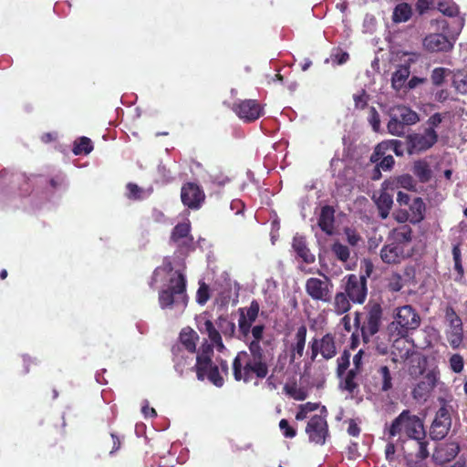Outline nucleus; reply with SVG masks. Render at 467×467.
I'll list each match as a JSON object with an SVG mask.
<instances>
[{"label": "nucleus", "instance_id": "1", "mask_svg": "<svg viewBox=\"0 0 467 467\" xmlns=\"http://www.w3.org/2000/svg\"><path fill=\"white\" fill-rule=\"evenodd\" d=\"M160 278L167 279L165 288L161 289V293H159V303H161V308L172 306L180 298L182 300L186 298L184 295V287L186 286L184 277L181 272L172 270V265H171V261L168 258L163 259L161 265L153 270L150 280L151 288Z\"/></svg>", "mask_w": 467, "mask_h": 467}, {"label": "nucleus", "instance_id": "2", "mask_svg": "<svg viewBox=\"0 0 467 467\" xmlns=\"http://www.w3.org/2000/svg\"><path fill=\"white\" fill-rule=\"evenodd\" d=\"M232 371H234V379L244 383L265 379L268 374V367L263 360L260 347L252 344L249 347V352H239L232 363Z\"/></svg>", "mask_w": 467, "mask_h": 467}, {"label": "nucleus", "instance_id": "3", "mask_svg": "<svg viewBox=\"0 0 467 467\" xmlns=\"http://www.w3.org/2000/svg\"><path fill=\"white\" fill-rule=\"evenodd\" d=\"M409 225H400L390 234V243L380 249V259L387 265L400 264L411 254Z\"/></svg>", "mask_w": 467, "mask_h": 467}, {"label": "nucleus", "instance_id": "4", "mask_svg": "<svg viewBox=\"0 0 467 467\" xmlns=\"http://www.w3.org/2000/svg\"><path fill=\"white\" fill-rule=\"evenodd\" d=\"M397 435H405L410 439L422 441L425 431L418 416L411 414L409 410H402L389 426V437L393 438Z\"/></svg>", "mask_w": 467, "mask_h": 467}, {"label": "nucleus", "instance_id": "5", "mask_svg": "<svg viewBox=\"0 0 467 467\" xmlns=\"http://www.w3.org/2000/svg\"><path fill=\"white\" fill-rule=\"evenodd\" d=\"M419 314L410 306H403L394 311V321L388 327L389 336H407L410 330L419 327Z\"/></svg>", "mask_w": 467, "mask_h": 467}, {"label": "nucleus", "instance_id": "6", "mask_svg": "<svg viewBox=\"0 0 467 467\" xmlns=\"http://www.w3.org/2000/svg\"><path fill=\"white\" fill-rule=\"evenodd\" d=\"M182 346L185 348V350L194 353L197 352V362H195V373H197V379L202 380L204 379V349L202 344L199 347V350H196V341H198V334L190 327L182 328L181 336H179Z\"/></svg>", "mask_w": 467, "mask_h": 467}, {"label": "nucleus", "instance_id": "7", "mask_svg": "<svg viewBox=\"0 0 467 467\" xmlns=\"http://www.w3.org/2000/svg\"><path fill=\"white\" fill-rule=\"evenodd\" d=\"M234 331V325L230 322L226 317H221L215 322V326L211 324L209 321L205 322V332L209 336L210 345L207 349L210 348L222 352L224 350V347L222 344V337L220 335L230 337Z\"/></svg>", "mask_w": 467, "mask_h": 467}, {"label": "nucleus", "instance_id": "8", "mask_svg": "<svg viewBox=\"0 0 467 467\" xmlns=\"http://www.w3.org/2000/svg\"><path fill=\"white\" fill-rule=\"evenodd\" d=\"M436 142L437 132L431 129H424V131L409 134L408 138H406L409 155L428 150Z\"/></svg>", "mask_w": 467, "mask_h": 467}, {"label": "nucleus", "instance_id": "9", "mask_svg": "<svg viewBox=\"0 0 467 467\" xmlns=\"http://www.w3.org/2000/svg\"><path fill=\"white\" fill-rule=\"evenodd\" d=\"M348 354L344 352L337 359V375H339L340 389L348 391V394L354 395L358 391V382H357V376L360 371L348 370Z\"/></svg>", "mask_w": 467, "mask_h": 467}, {"label": "nucleus", "instance_id": "10", "mask_svg": "<svg viewBox=\"0 0 467 467\" xmlns=\"http://www.w3.org/2000/svg\"><path fill=\"white\" fill-rule=\"evenodd\" d=\"M331 283L328 277L324 279L310 277L306 281V293L312 300L327 303L331 300Z\"/></svg>", "mask_w": 467, "mask_h": 467}, {"label": "nucleus", "instance_id": "11", "mask_svg": "<svg viewBox=\"0 0 467 467\" xmlns=\"http://www.w3.org/2000/svg\"><path fill=\"white\" fill-rule=\"evenodd\" d=\"M232 111L244 121L253 122L263 115V108L254 99H245L235 102Z\"/></svg>", "mask_w": 467, "mask_h": 467}, {"label": "nucleus", "instance_id": "12", "mask_svg": "<svg viewBox=\"0 0 467 467\" xmlns=\"http://www.w3.org/2000/svg\"><path fill=\"white\" fill-rule=\"evenodd\" d=\"M446 339H448L449 346L457 349L462 344V321H460L459 316L455 314L451 307L446 308Z\"/></svg>", "mask_w": 467, "mask_h": 467}, {"label": "nucleus", "instance_id": "13", "mask_svg": "<svg viewBox=\"0 0 467 467\" xmlns=\"http://www.w3.org/2000/svg\"><path fill=\"white\" fill-rule=\"evenodd\" d=\"M367 280L363 276L348 275V283H346V296L355 304H361L367 296Z\"/></svg>", "mask_w": 467, "mask_h": 467}, {"label": "nucleus", "instance_id": "14", "mask_svg": "<svg viewBox=\"0 0 467 467\" xmlns=\"http://www.w3.org/2000/svg\"><path fill=\"white\" fill-rule=\"evenodd\" d=\"M327 432L325 415H314L310 417L307 427H306V433L309 435L310 442L322 445L325 443V438H327Z\"/></svg>", "mask_w": 467, "mask_h": 467}, {"label": "nucleus", "instance_id": "15", "mask_svg": "<svg viewBox=\"0 0 467 467\" xmlns=\"http://www.w3.org/2000/svg\"><path fill=\"white\" fill-rule=\"evenodd\" d=\"M392 339V360L394 362H402L408 360L410 357L413 354V345L411 342L405 337V336L400 335H390Z\"/></svg>", "mask_w": 467, "mask_h": 467}, {"label": "nucleus", "instance_id": "16", "mask_svg": "<svg viewBox=\"0 0 467 467\" xmlns=\"http://www.w3.org/2000/svg\"><path fill=\"white\" fill-rule=\"evenodd\" d=\"M181 200L182 203L189 207V209L197 210L200 208L202 201V190L195 183H185L182 186Z\"/></svg>", "mask_w": 467, "mask_h": 467}, {"label": "nucleus", "instance_id": "17", "mask_svg": "<svg viewBox=\"0 0 467 467\" xmlns=\"http://www.w3.org/2000/svg\"><path fill=\"white\" fill-rule=\"evenodd\" d=\"M450 429L449 412L444 408H441L436 413V418L431 425V438L434 441H440L447 435Z\"/></svg>", "mask_w": 467, "mask_h": 467}, {"label": "nucleus", "instance_id": "18", "mask_svg": "<svg viewBox=\"0 0 467 467\" xmlns=\"http://www.w3.org/2000/svg\"><path fill=\"white\" fill-rule=\"evenodd\" d=\"M422 46L430 53L447 52L451 48V42L441 34H431L424 37Z\"/></svg>", "mask_w": 467, "mask_h": 467}, {"label": "nucleus", "instance_id": "19", "mask_svg": "<svg viewBox=\"0 0 467 467\" xmlns=\"http://www.w3.org/2000/svg\"><path fill=\"white\" fill-rule=\"evenodd\" d=\"M379 327L380 309L379 307H374L368 311L366 322H364V325L360 327V333H362V339H364V342H368V338L377 334Z\"/></svg>", "mask_w": 467, "mask_h": 467}, {"label": "nucleus", "instance_id": "20", "mask_svg": "<svg viewBox=\"0 0 467 467\" xmlns=\"http://www.w3.org/2000/svg\"><path fill=\"white\" fill-rule=\"evenodd\" d=\"M391 150L396 154V156L403 155V144L401 141L396 140H389L382 141L381 143L376 146V150H374V153L370 155V161L377 162L379 161V158L385 156L387 151Z\"/></svg>", "mask_w": 467, "mask_h": 467}, {"label": "nucleus", "instance_id": "21", "mask_svg": "<svg viewBox=\"0 0 467 467\" xmlns=\"http://www.w3.org/2000/svg\"><path fill=\"white\" fill-rule=\"evenodd\" d=\"M205 369H207V379H209L210 382L215 385V387L221 388L223 378L226 375L228 368L223 361L218 366L211 365L210 358H208V349H205Z\"/></svg>", "mask_w": 467, "mask_h": 467}, {"label": "nucleus", "instance_id": "22", "mask_svg": "<svg viewBox=\"0 0 467 467\" xmlns=\"http://www.w3.org/2000/svg\"><path fill=\"white\" fill-rule=\"evenodd\" d=\"M389 121H403L408 125H414L419 122V115L408 107L397 106L390 109Z\"/></svg>", "mask_w": 467, "mask_h": 467}, {"label": "nucleus", "instance_id": "23", "mask_svg": "<svg viewBox=\"0 0 467 467\" xmlns=\"http://www.w3.org/2000/svg\"><path fill=\"white\" fill-rule=\"evenodd\" d=\"M317 351H319L320 355L326 359H329L335 356L337 349H335V342L331 335L327 334L324 336L319 342L314 341V343H312V356H317Z\"/></svg>", "mask_w": 467, "mask_h": 467}, {"label": "nucleus", "instance_id": "24", "mask_svg": "<svg viewBox=\"0 0 467 467\" xmlns=\"http://www.w3.org/2000/svg\"><path fill=\"white\" fill-rule=\"evenodd\" d=\"M258 303L255 301H252L250 303L249 307L245 310H242L241 318H239V329H241L242 334H248V330L251 327V324L254 322L256 317H258Z\"/></svg>", "mask_w": 467, "mask_h": 467}, {"label": "nucleus", "instance_id": "25", "mask_svg": "<svg viewBox=\"0 0 467 467\" xmlns=\"http://www.w3.org/2000/svg\"><path fill=\"white\" fill-rule=\"evenodd\" d=\"M292 249L297 254L304 263L310 265L315 261V255L310 253V250L306 247L305 238L299 234H296L292 239Z\"/></svg>", "mask_w": 467, "mask_h": 467}, {"label": "nucleus", "instance_id": "26", "mask_svg": "<svg viewBox=\"0 0 467 467\" xmlns=\"http://www.w3.org/2000/svg\"><path fill=\"white\" fill-rule=\"evenodd\" d=\"M305 337H306V328L302 326L297 328L296 336H294V343L290 347V359L292 361L298 359L303 356V349H305Z\"/></svg>", "mask_w": 467, "mask_h": 467}, {"label": "nucleus", "instance_id": "27", "mask_svg": "<svg viewBox=\"0 0 467 467\" xmlns=\"http://www.w3.org/2000/svg\"><path fill=\"white\" fill-rule=\"evenodd\" d=\"M413 187V181L408 175H402L397 179L386 181L382 183V191L392 192L395 189L401 188L410 190Z\"/></svg>", "mask_w": 467, "mask_h": 467}, {"label": "nucleus", "instance_id": "28", "mask_svg": "<svg viewBox=\"0 0 467 467\" xmlns=\"http://www.w3.org/2000/svg\"><path fill=\"white\" fill-rule=\"evenodd\" d=\"M319 227L328 235L333 234V209L330 206L326 205L320 209Z\"/></svg>", "mask_w": 467, "mask_h": 467}, {"label": "nucleus", "instance_id": "29", "mask_svg": "<svg viewBox=\"0 0 467 467\" xmlns=\"http://www.w3.org/2000/svg\"><path fill=\"white\" fill-rule=\"evenodd\" d=\"M392 202L391 193L386 191H380L379 196L376 198V204H378V209H379L380 218H387Z\"/></svg>", "mask_w": 467, "mask_h": 467}, {"label": "nucleus", "instance_id": "30", "mask_svg": "<svg viewBox=\"0 0 467 467\" xmlns=\"http://www.w3.org/2000/svg\"><path fill=\"white\" fill-rule=\"evenodd\" d=\"M411 16V7L407 3H400L392 11V22L400 24L406 23Z\"/></svg>", "mask_w": 467, "mask_h": 467}, {"label": "nucleus", "instance_id": "31", "mask_svg": "<svg viewBox=\"0 0 467 467\" xmlns=\"http://www.w3.org/2000/svg\"><path fill=\"white\" fill-rule=\"evenodd\" d=\"M410 71L407 66H402L392 74V88L400 91L405 86V82L409 78Z\"/></svg>", "mask_w": 467, "mask_h": 467}, {"label": "nucleus", "instance_id": "32", "mask_svg": "<svg viewBox=\"0 0 467 467\" xmlns=\"http://www.w3.org/2000/svg\"><path fill=\"white\" fill-rule=\"evenodd\" d=\"M349 302H351L348 296L343 294V292H339L334 296V302H332V306H334V313L341 316L346 314L349 310Z\"/></svg>", "mask_w": 467, "mask_h": 467}, {"label": "nucleus", "instance_id": "33", "mask_svg": "<svg viewBox=\"0 0 467 467\" xmlns=\"http://www.w3.org/2000/svg\"><path fill=\"white\" fill-rule=\"evenodd\" d=\"M423 211H425V205L423 202L420 199H414L410 206H409V213L412 214V218H410V223H417L423 219Z\"/></svg>", "mask_w": 467, "mask_h": 467}, {"label": "nucleus", "instance_id": "34", "mask_svg": "<svg viewBox=\"0 0 467 467\" xmlns=\"http://www.w3.org/2000/svg\"><path fill=\"white\" fill-rule=\"evenodd\" d=\"M92 150L91 140L82 137L73 143V154L75 155H88Z\"/></svg>", "mask_w": 467, "mask_h": 467}, {"label": "nucleus", "instance_id": "35", "mask_svg": "<svg viewBox=\"0 0 467 467\" xmlns=\"http://www.w3.org/2000/svg\"><path fill=\"white\" fill-rule=\"evenodd\" d=\"M452 87L456 88L459 94L467 93V74L458 70L452 75Z\"/></svg>", "mask_w": 467, "mask_h": 467}, {"label": "nucleus", "instance_id": "36", "mask_svg": "<svg viewBox=\"0 0 467 467\" xmlns=\"http://www.w3.org/2000/svg\"><path fill=\"white\" fill-rule=\"evenodd\" d=\"M190 234V224L188 223H181L171 230V235H170V240L173 243H178L182 239L186 238Z\"/></svg>", "mask_w": 467, "mask_h": 467}, {"label": "nucleus", "instance_id": "37", "mask_svg": "<svg viewBox=\"0 0 467 467\" xmlns=\"http://www.w3.org/2000/svg\"><path fill=\"white\" fill-rule=\"evenodd\" d=\"M284 391L289 395L290 398L296 400H304L306 399V390L298 387L295 383H287L284 386Z\"/></svg>", "mask_w": 467, "mask_h": 467}, {"label": "nucleus", "instance_id": "38", "mask_svg": "<svg viewBox=\"0 0 467 467\" xmlns=\"http://www.w3.org/2000/svg\"><path fill=\"white\" fill-rule=\"evenodd\" d=\"M453 73L447 67H437L432 69V72H431V82H432V85L434 86H441V83H443V80H445V78L449 77Z\"/></svg>", "mask_w": 467, "mask_h": 467}, {"label": "nucleus", "instance_id": "39", "mask_svg": "<svg viewBox=\"0 0 467 467\" xmlns=\"http://www.w3.org/2000/svg\"><path fill=\"white\" fill-rule=\"evenodd\" d=\"M438 9L441 14L447 16L449 17H453L457 16L459 13V9H457V5L452 3L451 0H442L438 4Z\"/></svg>", "mask_w": 467, "mask_h": 467}, {"label": "nucleus", "instance_id": "40", "mask_svg": "<svg viewBox=\"0 0 467 467\" xmlns=\"http://www.w3.org/2000/svg\"><path fill=\"white\" fill-rule=\"evenodd\" d=\"M403 121L389 120L388 122V132L389 134L395 137H401L405 133L403 128L410 126Z\"/></svg>", "mask_w": 467, "mask_h": 467}, {"label": "nucleus", "instance_id": "41", "mask_svg": "<svg viewBox=\"0 0 467 467\" xmlns=\"http://www.w3.org/2000/svg\"><path fill=\"white\" fill-rule=\"evenodd\" d=\"M380 379V390L388 391L391 389V378L389 377V368L386 366L380 367L378 370Z\"/></svg>", "mask_w": 467, "mask_h": 467}, {"label": "nucleus", "instance_id": "42", "mask_svg": "<svg viewBox=\"0 0 467 467\" xmlns=\"http://www.w3.org/2000/svg\"><path fill=\"white\" fill-rule=\"evenodd\" d=\"M127 198L133 201H140L144 198V191L139 187L136 183H127Z\"/></svg>", "mask_w": 467, "mask_h": 467}, {"label": "nucleus", "instance_id": "43", "mask_svg": "<svg viewBox=\"0 0 467 467\" xmlns=\"http://www.w3.org/2000/svg\"><path fill=\"white\" fill-rule=\"evenodd\" d=\"M430 383L420 382L418 384V387L412 390V394H414V399H421L425 394L429 392V389L433 385V380H435V377L433 375L429 376Z\"/></svg>", "mask_w": 467, "mask_h": 467}, {"label": "nucleus", "instance_id": "44", "mask_svg": "<svg viewBox=\"0 0 467 467\" xmlns=\"http://www.w3.org/2000/svg\"><path fill=\"white\" fill-rule=\"evenodd\" d=\"M332 254H334L340 262H347L349 256V250L348 247L342 244L334 243V244H332Z\"/></svg>", "mask_w": 467, "mask_h": 467}, {"label": "nucleus", "instance_id": "45", "mask_svg": "<svg viewBox=\"0 0 467 467\" xmlns=\"http://www.w3.org/2000/svg\"><path fill=\"white\" fill-rule=\"evenodd\" d=\"M414 174H416V176H418L420 181L426 182L430 175L427 163L420 161H416V163H414Z\"/></svg>", "mask_w": 467, "mask_h": 467}, {"label": "nucleus", "instance_id": "46", "mask_svg": "<svg viewBox=\"0 0 467 467\" xmlns=\"http://www.w3.org/2000/svg\"><path fill=\"white\" fill-rule=\"evenodd\" d=\"M318 408V404L317 403H306L299 406V411H297V414H296V420L301 421L305 419H306V415H308L309 412L314 411Z\"/></svg>", "mask_w": 467, "mask_h": 467}, {"label": "nucleus", "instance_id": "47", "mask_svg": "<svg viewBox=\"0 0 467 467\" xmlns=\"http://www.w3.org/2000/svg\"><path fill=\"white\" fill-rule=\"evenodd\" d=\"M367 360V355L363 350L358 351V354L354 355L352 358V366L354 368H350L348 371L361 372V368H363V363Z\"/></svg>", "mask_w": 467, "mask_h": 467}, {"label": "nucleus", "instance_id": "48", "mask_svg": "<svg viewBox=\"0 0 467 467\" xmlns=\"http://www.w3.org/2000/svg\"><path fill=\"white\" fill-rule=\"evenodd\" d=\"M449 368L454 373L462 372L463 368V359L459 354H454L449 358Z\"/></svg>", "mask_w": 467, "mask_h": 467}, {"label": "nucleus", "instance_id": "49", "mask_svg": "<svg viewBox=\"0 0 467 467\" xmlns=\"http://www.w3.org/2000/svg\"><path fill=\"white\" fill-rule=\"evenodd\" d=\"M368 120L370 127H372V130H374V132H379L380 130V118H379V113L374 108H370V109H368Z\"/></svg>", "mask_w": 467, "mask_h": 467}, {"label": "nucleus", "instance_id": "50", "mask_svg": "<svg viewBox=\"0 0 467 467\" xmlns=\"http://www.w3.org/2000/svg\"><path fill=\"white\" fill-rule=\"evenodd\" d=\"M374 163H378L379 165V169L388 171L393 166V157L390 155H383L379 157V161H372Z\"/></svg>", "mask_w": 467, "mask_h": 467}, {"label": "nucleus", "instance_id": "51", "mask_svg": "<svg viewBox=\"0 0 467 467\" xmlns=\"http://www.w3.org/2000/svg\"><path fill=\"white\" fill-rule=\"evenodd\" d=\"M249 331L252 333V337H254V340L250 341V344H256L257 347H260L261 337H263V326L257 325L252 327V329H249ZM251 345H249V347Z\"/></svg>", "mask_w": 467, "mask_h": 467}, {"label": "nucleus", "instance_id": "52", "mask_svg": "<svg viewBox=\"0 0 467 467\" xmlns=\"http://www.w3.org/2000/svg\"><path fill=\"white\" fill-rule=\"evenodd\" d=\"M280 431H282V435L285 438H293L295 437V430L288 425V421L286 420H280L279 421Z\"/></svg>", "mask_w": 467, "mask_h": 467}, {"label": "nucleus", "instance_id": "53", "mask_svg": "<svg viewBox=\"0 0 467 467\" xmlns=\"http://www.w3.org/2000/svg\"><path fill=\"white\" fill-rule=\"evenodd\" d=\"M348 60V54L345 52L337 51L335 54L330 55V61L337 65H343Z\"/></svg>", "mask_w": 467, "mask_h": 467}, {"label": "nucleus", "instance_id": "54", "mask_svg": "<svg viewBox=\"0 0 467 467\" xmlns=\"http://www.w3.org/2000/svg\"><path fill=\"white\" fill-rule=\"evenodd\" d=\"M346 238H348V243L350 245H357L360 237L358 234L352 229H346Z\"/></svg>", "mask_w": 467, "mask_h": 467}, {"label": "nucleus", "instance_id": "55", "mask_svg": "<svg viewBox=\"0 0 467 467\" xmlns=\"http://www.w3.org/2000/svg\"><path fill=\"white\" fill-rule=\"evenodd\" d=\"M440 122H441V118H440L439 113H436L428 119V128L424 130H435L437 127H439Z\"/></svg>", "mask_w": 467, "mask_h": 467}, {"label": "nucleus", "instance_id": "56", "mask_svg": "<svg viewBox=\"0 0 467 467\" xmlns=\"http://www.w3.org/2000/svg\"><path fill=\"white\" fill-rule=\"evenodd\" d=\"M354 103L356 107L362 109L367 104V95L364 91H360L358 94L354 95Z\"/></svg>", "mask_w": 467, "mask_h": 467}, {"label": "nucleus", "instance_id": "57", "mask_svg": "<svg viewBox=\"0 0 467 467\" xmlns=\"http://www.w3.org/2000/svg\"><path fill=\"white\" fill-rule=\"evenodd\" d=\"M212 178V184L215 185V187L221 188L223 185L228 182V177L220 174V175H213L210 176Z\"/></svg>", "mask_w": 467, "mask_h": 467}, {"label": "nucleus", "instance_id": "58", "mask_svg": "<svg viewBox=\"0 0 467 467\" xmlns=\"http://www.w3.org/2000/svg\"><path fill=\"white\" fill-rule=\"evenodd\" d=\"M394 218H396V221L400 223H406L410 222V219L411 218V214L409 213V212L405 210H400L394 213Z\"/></svg>", "mask_w": 467, "mask_h": 467}, {"label": "nucleus", "instance_id": "59", "mask_svg": "<svg viewBox=\"0 0 467 467\" xmlns=\"http://www.w3.org/2000/svg\"><path fill=\"white\" fill-rule=\"evenodd\" d=\"M424 82L425 78H423L412 77V78L406 81V86L404 87H408L409 89H413Z\"/></svg>", "mask_w": 467, "mask_h": 467}, {"label": "nucleus", "instance_id": "60", "mask_svg": "<svg viewBox=\"0 0 467 467\" xmlns=\"http://www.w3.org/2000/svg\"><path fill=\"white\" fill-rule=\"evenodd\" d=\"M141 414L145 416V418H155L156 417V410L154 409L150 408L148 403H145V405L141 406Z\"/></svg>", "mask_w": 467, "mask_h": 467}, {"label": "nucleus", "instance_id": "61", "mask_svg": "<svg viewBox=\"0 0 467 467\" xmlns=\"http://www.w3.org/2000/svg\"><path fill=\"white\" fill-rule=\"evenodd\" d=\"M449 99V91L446 89H440L434 93V99L438 102H444Z\"/></svg>", "mask_w": 467, "mask_h": 467}, {"label": "nucleus", "instance_id": "62", "mask_svg": "<svg viewBox=\"0 0 467 467\" xmlns=\"http://www.w3.org/2000/svg\"><path fill=\"white\" fill-rule=\"evenodd\" d=\"M197 303L202 305L204 303V282L199 281V290H197Z\"/></svg>", "mask_w": 467, "mask_h": 467}, {"label": "nucleus", "instance_id": "63", "mask_svg": "<svg viewBox=\"0 0 467 467\" xmlns=\"http://www.w3.org/2000/svg\"><path fill=\"white\" fill-rule=\"evenodd\" d=\"M452 258H454V265H456V269H458V271H461L462 267L460 266V250L459 247L457 246H454V248H452Z\"/></svg>", "mask_w": 467, "mask_h": 467}, {"label": "nucleus", "instance_id": "64", "mask_svg": "<svg viewBox=\"0 0 467 467\" xmlns=\"http://www.w3.org/2000/svg\"><path fill=\"white\" fill-rule=\"evenodd\" d=\"M340 326L344 327V330L349 332L351 330V318L349 316H344V317L340 318Z\"/></svg>", "mask_w": 467, "mask_h": 467}]
</instances>
